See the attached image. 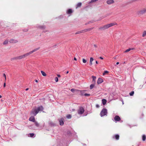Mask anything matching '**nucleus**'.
Wrapping results in <instances>:
<instances>
[{
  "mask_svg": "<svg viewBox=\"0 0 146 146\" xmlns=\"http://www.w3.org/2000/svg\"><path fill=\"white\" fill-rule=\"evenodd\" d=\"M84 111V108L82 107H80L78 111V113L79 114H82Z\"/></svg>",
  "mask_w": 146,
  "mask_h": 146,
  "instance_id": "nucleus-5",
  "label": "nucleus"
},
{
  "mask_svg": "<svg viewBox=\"0 0 146 146\" xmlns=\"http://www.w3.org/2000/svg\"><path fill=\"white\" fill-rule=\"evenodd\" d=\"M146 12V8L143 9L142 10L138 12V14H142Z\"/></svg>",
  "mask_w": 146,
  "mask_h": 146,
  "instance_id": "nucleus-7",
  "label": "nucleus"
},
{
  "mask_svg": "<svg viewBox=\"0 0 146 146\" xmlns=\"http://www.w3.org/2000/svg\"><path fill=\"white\" fill-rule=\"evenodd\" d=\"M8 40H5L3 43V44H6L8 43Z\"/></svg>",
  "mask_w": 146,
  "mask_h": 146,
  "instance_id": "nucleus-28",
  "label": "nucleus"
},
{
  "mask_svg": "<svg viewBox=\"0 0 146 146\" xmlns=\"http://www.w3.org/2000/svg\"><path fill=\"white\" fill-rule=\"evenodd\" d=\"M81 5H82V3H78L77 5V7H76V8H77L78 7H80Z\"/></svg>",
  "mask_w": 146,
  "mask_h": 146,
  "instance_id": "nucleus-24",
  "label": "nucleus"
},
{
  "mask_svg": "<svg viewBox=\"0 0 146 146\" xmlns=\"http://www.w3.org/2000/svg\"><path fill=\"white\" fill-rule=\"evenodd\" d=\"M92 28L89 29H85V30L81 31H78L77 32L75 33V34H76V35L78 34H80V33H83L84 32H85L87 31H90V30H92Z\"/></svg>",
  "mask_w": 146,
  "mask_h": 146,
  "instance_id": "nucleus-6",
  "label": "nucleus"
},
{
  "mask_svg": "<svg viewBox=\"0 0 146 146\" xmlns=\"http://www.w3.org/2000/svg\"><path fill=\"white\" fill-rule=\"evenodd\" d=\"M133 48H129L127 49L125 52H127L129 51H130V50H133Z\"/></svg>",
  "mask_w": 146,
  "mask_h": 146,
  "instance_id": "nucleus-23",
  "label": "nucleus"
},
{
  "mask_svg": "<svg viewBox=\"0 0 146 146\" xmlns=\"http://www.w3.org/2000/svg\"><path fill=\"white\" fill-rule=\"evenodd\" d=\"M29 90V88H27V89H26V91H27L28 90Z\"/></svg>",
  "mask_w": 146,
  "mask_h": 146,
  "instance_id": "nucleus-51",
  "label": "nucleus"
},
{
  "mask_svg": "<svg viewBox=\"0 0 146 146\" xmlns=\"http://www.w3.org/2000/svg\"><path fill=\"white\" fill-rule=\"evenodd\" d=\"M114 120L116 121H119L121 119L119 116L116 115L114 118Z\"/></svg>",
  "mask_w": 146,
  "mask_h": 146,
  "instance_id": "nucleus-12",
  "label": "nucleus"
},
{
  "mask_svg": "<svg viewBox=\"0 0 146 146\" xmlns=\"http://www.w3.org/2000/svg\"><path fill=\"white\" fill-rule=\"evenodd\" d=\"M134 94V91H133L131 92H130L129 93V95L131 96H132Z\"/></svg>",
  "mask_w": 146,
  "mask_h": 146,
  "instance_id": "nucleus-31",
  "label": "nucleus"
},
{
  "mask_svg": "<svg viewBox=\"0 0 146 146\" xmlns=\"http://www.w3.org/2000/svg\"><path fill=\"white\" fill-rule=\"evenodd\" d=\"M99 58L101 59H103V57H100Z\"/></svg>",
  "mask_w": 146,
  "mask_h": 146,
  "instance_id": "nucleus-44",
  "label": "nucleus"
},
{
  "mask_svg": "<svg viewBox=\"0 0 146 146\" xmlns=\"http://www.w3.org/2000/svg\"><path fill=\"white\" fill-rule=\"evenodd\" d=\"M98 0H92L90 3H91L94 2H95L97 1Z\"/></svg>",
  "mask_w": 146,
  "mask_h": 146,
  "instance_id": "nucleus-38",
  "label": "nucleus"
},
{
  "mask_svg": "<svg viewBox=\"0 0 146 146\" xmlns=\"http://www.w3.org/2000/svg\"><path fill=\"white\" fill-rule=\"evenodd\" d=\"M84 95L85 96H90V95L89 94L85 93L84 94Z\"/></svg>",
  "mask_w": 146,
  "mask_h": 146,
  "instance_id": "nucleus-37",
  "label": "nucleus"
},
{
  "mask_svg": "<svg viewBox=\"0 0 146 146\" xmlns=\"http://www.w3.org/2000/svg\"><path fill=\"white\" fill-rule=\"evenodd\" d=\"M72 92H74V91H78V90H77L76 89H75L74 88H72L70 90Z\"/></svg>",
  "mask_w": 146,
  "mask_h": 146,
  "instance_id": "nucleus-27",
  "label": "nucleus"
},
{
  "mask_svg": "<svg viewBox=\"0 0 146 146\" xmlns=\"http://www.w3.org/2000/svg\"><path fill=\"white\" fill-rule=\"evenodd\" d=\"M119 135L118 134H116L115 135H113L112 137V138L113 139H115L116 140H119Z\"/></svg>",
  "mask_w": 146,
  "mask_h": 146,
  "instance_id": "nucleus-10",
  "label": "nucleus"
},
{
  "mask_svg": "<svg viewBox=\"0 0 146 146\" xmlns=\"http://www.w3.org/2000/svg\"><path fill=\"white\" fill-rule=\"evenodd\" d=\"M146 36V31H144L142 34V36L144 37Z\"/></svg>",
  "mask_w": 146,
  "mask_h": 146,
  "instance_id": "nucleus-30",
  "label": "nucleus"
},
{
  "mask_svg": "<svg viewBox=\"0 0 146 146\" xmlns=\"http://www.w3.org/2000/svg\"><path fill=\"white\" fill-rule=\"evenodd\" d=\"M78 91H79L81 94L82 95H84L85 92L86 91V90H78Z\"/></svg>",
  "mask_w": 146,
  "mask_h": 146,
  "instance_id": "nucleus-15",
  "label": "nucleus"
},
{
  "mask_svg": "<svg viewBox=\"0 0 146 146\" xmlns=\"http://www.w3.org/2000/svg\"><path fill=\"white\" fill-rule=\"evenodd\" d=\"M114 2L113 0H108L107 1V3L108 4H111L113 3Z\"/></svg>",
  "mask_w": 146,
  "mask_h": 146,
  "instance_id": "nucleus-13",
  "label": "nucleus"
},
{
  "mask_svg": "<svg viewBox=\"0 0 146 146\" xmlns=\"http://www.w3.org/2000/svg\"><path fill=\"white\" fill-rule=\"evenodd\" d=\"M3 76L5 78V80H6V76L5 74H3Z\"/></svg>",
  "mask_w": 146,
  "mask_h": 146,
  "instance_id": "nucleus-41",
  "label": "nucleus"
},
{
  "mask_svg": "<svg viewBox=\"0 0 146 146\" xmlns=\"http://www.w3.org/2000/svg\"><path fill=\"white\" fill-rule=\"evenodd\" d=\"M28 29H23V31L24 32H27L28 31Z\"/></svg>",
  "mask_w": 146,
  "mask_h": 146,
  "instance_id": "nucleus-39",
  "label": "nucleus"
},
{
  "mask_svg": "<svg viewBox=\"0 0 146 146\" xmlns=\"http://www.w3.org/2000/svg\"><path fill=\"white\" fill-rule=\"evenodd\" d=\"M103 81V79L101 78H99L97 81V83L98 84H100Z\"/></svg>",
  "mask_w": 146,
  "mask_h": 146,
  "instance_id": "nucleus-14",
  "label": "nucleus"
},
{
  "mask_svg": "<svg viewBox=\"0 0 146 146\" xmlns=\"http://www.w3.org/2000/svg\"><path fill=\"white\" fill-rule=\"evenodd\" d=\"M35 134L33 133H30L29 134V136L31 137H33L34 135Z\"/></svg>",
  "mask_w": 146,
  "mask_h": 146,
  "instance_id": "nucleus-25",
  "label": "nucleus"
},
{
  "mask_svg": "<svg viewBox=\"0 0 146 146\" xmlns=\"http://www.w3.org/2000/svg\"><path fill=\"white\" fill-rule=\"evenodd\" d=\"M92 77L93 78V81L95 82V81L96 79V77L94 76H92Z\"/></svg>",
  "mask_w": 146,
  "mask_h": 146,
  "instance_id": "nucleus-32",
  "label": "nucleus"
},
{
  "mask_svg": "<svg viewBox=\"0 0 146 146\" xmlns=\"http://www.w3.org/2000/svg\"><path fill=\"white\" fill-rule=\"evenodd\" d=\"M35 82H38V80H35Z\"/></svg>",
  "mask_w": 146,
  "mask_h": 146,
  "instance_id": "nucleus-48",
  "label": "nucleus"
},
{
  "mask_svg": "<svg viewBox=\"0 0 146 146\" xmlns=\"http://www.w3.org/2000/svg\"><path fill=\"white\" fill-rule=\"evenodd\" d=\"M72 12V11L71 9H69L67 11V13L68 14H70Z\"/></svg>",
  "mask_w": 146,
  "mask_h": 146,
  "instance_id": "nucleus-17",
  "label": "nucleus"
},
{
  "mask_svg": "<svg viewBox=\"0 0 146 146\" xmlns=\"http://www.w3.org/2000/svg\"><path fill=\"white\" fill-rule=\"evenodd\" d=\"M34 122L35 123V125L37 127H38L39 126V124L38 122L36 121Z\"/></svg>",
  "mask_w": 146,
  "mask_h": 146,
  "instance_id": "nucleus-26",
  "label": "nucleus"
},
{
  "mask_svg": "<svg viewBox=\"0 0 146 146\" xmlns=\"http://www.w3.org/2000/svg\"><path fill=\"white\" fill-rule=\"evenodd\" d=\"M146 139V136L145 135H142V140L143 141H145Z\"/></svg>",
  "mask_w": 146,
  "mask_h": 146,
  "instance_id": "nucleus-21",
  "label": "nucleus"
},
{
  "mask_svg": "<svg viewBox=\"0 0 146 146\" xmlns=\"http://www.w3.org/2000/svg\"><path fill=\"white\" fill-rule=\"evenodd\" d=\"M68 72H69V71H67V72H66V74H67L68 73Z\"/></svg>",
  "mask_w": 146,
  "mask_h": 146,
  "instance_id": "nucleus-52",
  "label": "nucleus"
},
{
  "mask_svg": "<svg viewBox=\"0 0 146 146\" xmlns=\"http://www.w3.org/2000/svg\"><path fill=\"white\" fill-rule=\"evenodd\" d=\"M94 59L93 58L91 57L90 59V66H91L92 64V62L93 60Z\"/></svg>",
  "mask_w": 146,
  "mask_h": 146,
  "instance_id": "nucleus-18",
  "label": "nucleus"
},
{
  "mask_svg": "<svg viewBox=\"0 0 146 146\" xmlns=\"http://www.w3.org/2000/svg\"><path fill=\"white\" fill-rule=\"evenodd\" d=\"M74 60H77V59H76V58L75 57L74 58Z\"/></svg>",
  "mask_w": 146,
  "mask_h": 146,
  "instance_id": "nucleus-47",
  "label": "nucleus"
},
{
  "mask_svg": "<svg viewBox=\"0 0 146 146\" xmlns=\"http://www.w3.org/2000/svg\"><path fill=\"white\" fill-rule=\"evenodd\" d=\"M6 86V84H5V83L4 84V85H3V86L4 87H5Z\"/></svg>",
  "mask_w": 146,
  "mask_h": 146,
  "instance_id": "nucleus-45",
  "label": "nucleus"
},
{
  "mask_svg": "<svg viewBox=\"0 0 146 146\" xmlns=\"http://www.w3.org/2000/svg\"><path fill=\"white\" fill-rule=\"evenodd\" d=\"M39 49H40V47H38V48H36L34 49V50L29 52L28 53H27L28 54V55H29L32 54L33 53L36 51L37 50H39Z\"/></svg>",
  "mask_w": 146,
  "mask_h": 146,
  "instance_id": "nucleus-9",
  "label": "nucleus"
},
{
  "mask_svg": "<svg viewBox=\"0 0 146 146\" xmlns=\"http://www.w3.org/2000/svg\"><path fill=\"white\" fill-rule=\"evenodd\" d=\"M107 110L106 108H104L102 110L100 113V115L102 117L105 115H107Z\"/></svg>",
  "mask_w": 146,
  "mask_h": 146,
  "instance_id": "nucleus-4",
  "label": "nucleus"
},
{
  "mask_svg": "<svg viewBox=\"0 0 146 146\" xmlns=\"http://www.w3.org/2000/svg\"><path fill=\"white\" fill-rule=\"evenodd\" d=\"M82 62H83V63H86V62L87 61H86V60H85V59L83 58L82 59Z\"/></svg>",
  "mask_w": 146,
  "mask_h": 146,
  "instance_id": "nucleus-34",
  "label": "nucleus"
},
{
  "mask_svg": "<svg viewBox=\"0 0 146 146\" xmlns=\"http://www.w3.org/2000/svg\"><path fill=\"white\" fill-rule=\"evenodd\" d=\"M96 107L97 108H98L100 107V106L98 104H96Z\"/></svg>",
  "mask_w": 146,
  "mask_h": 146,
  "instance_id": "nucleus-40",
  "label": "nucleus"
},
{
  "mask_svg": "<svg viewBox=\"0 0 146 146\" xmlns=\"http://www.w3.org/2000/svg\"><path fill=\"white\" fill-rule=\"evenodd\" d=\"M124 104L123 102V104Z\"/></svg>",
  "mask_w": 146,
  "mask_h": 146,
  "instance_id": "nucleus-54",
  "label": "nucleus"
},
{
  "mask_svg": "<svg viewBox=\"0 0 146 146\" xmlns=\"http://www.w3.org/2000/svg\"><path fill=\"white\" fill-rule=\"evenodd\" d=\"M108 73V71L107 70L104 71V73H103V75H105L106 73Z\"/></svg>",
  "mask_w": 146,
  "mask_h": 146,
  "instance_id": "nucleus-35",
  "label": "nucleus"
},
{
  "mask_svg": "<svg viewBox=\"0 0 146 146\" xmlns=\"http://www.w3.org/2000/svg\"><path fill=\"white\" fill-rule=\"evenodd\" d=\"M119 62H117L116 63V64H117H117H119Z\"/></svg>",
  "mask_w": 146,
  "mask_h": 146,
  "instance_id": "nucleus-50",
  "label": "nucleus"
},
{
  "mask_svg": "<svg viewBox=\"0 0 146 146\" xmlns=\"http://www.w3.org/2000/svg\"><path fill=\"white\" fill-rule=\"evenodd\" d=\"M94 22V21H92V22H91V21H90L88 22V23H93Z\"/></svg>",
  "mask_w": 146,
  "mask_h": 146,
  "instance_id": "nucleus-46",
  "label": "nucleus"
},
{
  "mask_svg": "<svg viewBox=\"0 0 146 146\" xmlns=\"http://www.w3.org/2000/svg\"><path fill=\"white\" fill-rule=\"evenodd\" d=\"M41 72L42 74V75L44 76H46V74L43 71H41Z\"/></svg>",
  "mask_w": 146,
  "mask_h": 146,
  "instance_id": "nucleus-22",
  "label": "nucleus"
},
{
  "mask_svg": "<svg viewBox=\"0 0 146 146\" xmlns=\"http://www.w3.org/2000/svg\"><path fill=\"white\" fill-rule=\"evenodd\" d=\"M37 27L41 29H44L45 28V27L44 25L42 26H38Z\"/></svg>",
  "mask_w": 146,
  "mask_h": 146,
  "instance_id": "nucleus-20",
  "label": "nucleus"
},
{
  "mask_svg": "<svg viewBox=\"0 0 146 146\" xmlns=\"http://www.w3.org/2000/svg\"><path fill=\"white\" fill-rule=\"evenodd\" d=\"M2 97L0 95V98H1Z\"/></svg>",
  "mask_w": 146,
  "mask_h": 146,
  "instance_id": "nucleus-53",
  "label": "nucleus"
},
{
  "mask_svg": "<svg viewBox=\"0 0 146 146\" xmlns=\"http://www.w3.org/2000/svg\"><path fill=\"white\" fill-rule=\"evenodd\" d=\"M9 42L11 43H15L17 42H18V41L16 39H10L9 40Z\"/></svg>",
  "mask_w": 146,
  "mask_h": 146,
  "instance_id": "nucleus-8",
  "label": "nucleus"
},
{
  "mask_svg": "<svg viewBox=\"0 0 146 146\" xmlns=\"http://www.w3.org/2000/svg\"><path fill=\"white\" fill-rule=\"evenodd\" d=\"M57 76L58 77H60L61 76L60 75V74H57Z\"/></svg>",
  "mask_w": 146,
  "mask_h": 146,
  "instance_id": "nucleus-43",
  "label": "nucleus"
},
{
  "mask_svg": "<svg viewBox=\"0 0 146 146\" xmlns=\"http://www.w3.org/2000/svg\"><path fill=\"white\" fill-rule=\"evenodd\" d=\"M117 24L115 23H111L110 24L105 25L102 27H101L99 28V29L101 30H104L108 28L111 27L113 26L116 25Z\"/></svg>",
  "mask_w": 146,
  "mask_h": 146,
  "instance_id": "nucleus-2",
  "label": "nucleus"
},
{
  "mask_svg": "<svg viewBox=\"0 0 146 146\" xmlns=\"http://www.w3.org/2000/svg\"><path fill=\"white\" fill-rule=\"evenodd\" d=\"M63 119H61V120H59V122H60V125H62L64 124V122L63 121Z\"/></svg>",
  "mask_w": 146,
  "mask_h": 146,
  "instance_id": "nucleus-16",
  "label": "nucleus"
},
{
  "mask_svg": "<svg viewBox=\"0 0 146 146\" xmlns=\"http://www.w3.org/2000/svg\"><path fill=\"white\" fill-rule=\"evenodd\" d=\"M29 120L30 121H32L33 122H35V118L34 116H33L29 118Z\"/></svg>",
  "mask_w": 146,
  "mask_h": 146,
  "instance_id": "nucleus-11",
  "label": "nucleus"
},
{
  "mask_svg": "<svg viewBox=\"0 0 146 146\" xmlns=\"http://www.w3.org/2000/svg\"><path fill=\"white\" fill-rule=\"evenodd\" d=\"M66 117L68 119H70L71 117V116L70 115H67Z\"/></svg>",
  "mask_w": 146,
  "mask_h": 146,
  "instance_id": "nucleus-33",
  "label": "nucleus"
},
{
  "mask_svg": "<svg viewBox=\"0 0 146 146\" xmlns=\"http://www.w3.org/2000/svg\"><path fill=\"white\" fill-rule=\"evenodd\" d=\"M94 85L92 84H91L90 86V89H92L94 87Z\"/></svg>",
  "mask_w": 146,
  "mask_h": 146,
  "instance_id": "nucleus-29",
  "label": "nucleus"
},
{
  "mask_svg": "<svg viewBox=\"0 0 146 146\" xmlns=\"http://www.w3.org/2000/svg\"><path fill=\"white\" fill-rule=\"evenodd\" d=\"M43 106H40L38 107L37 108L33 109L31 112V115L35 116L40 111H43Z\"/></svg>",
  "mask_w": 146,
  "mask_h": 146,
  "instance_id": "nucleus-1",
  "label": "nucleus"
},
{
  "mask_svg": "<svg viewBox=\"0 0 146 146\" xmlns=\"http://www.w3.org/2000/svg\"><path fill=\"white\" fill-rule=\"evenodd\" d=\"M29 56L28 54L27 53L25 54H24L23 55L14 58H12V59L13 60H20V59H22L23 58H25V57H26L27 56Z\"/></svg>",
  "mask_w": 146,
  "mask_h": 146,
  "instance_id": "nucleus-3",
  "label": "nucleus"
},
{
  "mask_svg": "<svg viewBox=\"0 0 146 146\" xmlns=\"http://www.w3.org/2000/svg\"><path fill=\"white\" fill-rule=\"evenodd\" d=\"M93 46L95 48H97L98 47L97 45L96 44H94Z\"/></svg>",
  "mask_w": 146,
  "mask_h": 146,
  "instance_id": "nucleus-42",
  "label": "nucleus"
},
{
  "mask_svg": "<svg viewBox=\"0 0 146 146\" xmlns=\"http://www.w3.org/2000/svg\"><path fill=\"white\" fill-rule=\"evenodd\" d=\"M58 78L57 77H56L55 78V80L56 82H57L58 81Z\"/></svg>",
  "mask_w": 146,
  "mask_h": 146,
  "instance_id": "nucleus-36",
  "label": "nucleus"
},
{
  "mask_svg": "<svg viewBox=\"0 0 146 146\" xmlns=\"http://www.w3.org/2000/svg\"><path fill=\"white\" fill-rule=\"evenodd\" d=\"M96 64H98V61H96Z\"/></svg>",
  "mask_w": 146,
  "mask_h": 146,
  "instance_id": "nucleus-49",
  "label": "nucleus"
},
{
  "mask_svg": "<svg viewBox=\"0 0 146 146\" xmlns=\"http://www.w3.org/2000/svg\"><path fill=\"white\" fill-rule=\"evenodd\" d=\"M102 102L103 104V105H105L106 103L107 100L106 99H103L102 100Z\"/></svg>",
  "mask_w": 146,
  "mask_h": 146,
  "instance_id": "nucleus-19",
  "label": "nucleus"
}]
</instances>
